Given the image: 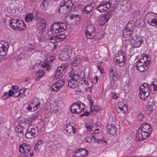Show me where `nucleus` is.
Here are the masks:
<instances>
[{"instance_id": "f257e3e1", "label": "nucleus", "mask_w": 157, "mask_h": 157, "mask_svg": "<svg viewBox=\"0 0 157 157\" xmlns=\"http://www.w3.org/2000/svg\"><path fill=\"white\" fill-rule=\"evenodd\" d=\"M126 58L124 52L122 51H119L114 58V63L120 67H123L125 64Z\"/></svg>"}, {"instance_id": "f03ea898", "label": "nucleus", "mask_w": 157, "mask_h": 157, "mask_svg": "<svg viewBox=\"0 0 157 157\" xmlns=\"http://www.w3.org/2000/svg\"><path fill=\"white\" fill-rule=\"evenodd\" d=\"M67 28L66 23H55L51 26L50 30L52 33H57L65 30Z\"/></svg>"}, {"instance_id": "7ed1b4c3", "label": "nucleus", "mask_w": 157, "mask_h": 157, "mask_svg": "<svg viewBox=\"0 0 157 157\" xmlns=\"http://www.w3.org/2000/svg\"><path fill=\"white\" fill-rule=\"evenodd\" d=\"M69 75L71 77L68 81V86L71 88H74L77 87L80 80V77L79 75H76L73 71L71 72Z\"/></svg>"}, {"instance_id": "20e7f679", "label": "nucleus", "mask_w": 157, "mask_h": 157, "mask_svg": "<svg viewBox=\"0 0 157 157\" xmlns=\"http://www.w3.org/2000/svg\"><path fill=\"white\" fill-rule=\"evenodd\" d=\"M140 97L142 100H144L149 95L150 88L146 83L141 85L140 88Z\"/></svg>"}, {"instance_id": "39448f33", "label": "nucleus", "mask_w": 157, "mask_h": 157, "mask_svg": "<svg viewBox=\"0 0 157 157\" xmlns=\"http://www.w3.org/2000/svg\"><path fill=\"white\" fill-rule=\"evenodd\" d=\"M136 28V26L133 21L129 22L123 31V35L125 37H128L131 36L134 30Z\"/></svg>"}, {"instance_id": "423d86ee", "label": "nucleus", "mask_w": 157, "mask_h": 157, "mask_svg": "<svg viewBox=\"0 0 157 157\" xmlns=\"http://www.w3.org/2000/svg\"><path fill=\"white\" fill-rule=\"evenodd\" d=\"M72 54V48L71 47L66 46L62 49L60 57L63 60H66L71 57Z\"/></svg>"}, {"instance_id": "0eeeda50", "label": "nucleus", "mask_w": 157, "mask_h": 157, "mask_svg": "<svg viewBox=\"0 0 157 157\" xmlns=\"http://www.w3.org/2000/svg\"><path fill=\"white\" fill-rule=\"evenodd\" d=\"M68 66V64L66 63H63L60 66L58 67L55 73V77L57 78H62L67 70Z\"/></svg>"}, {"instance_id": "6e6552de", "label": "nucleus", "mask_w": 157, "mask_h": 157, "mask_svg": "<svg viewBox=\"0 0 157 157\" xmlns=\"http://www.w3.org/2000/svg\"><path fill=\"white\" fill-rule=\"evenodd\" d=\"M38 130L35 125H29L28 128L25 135L28 138L34 137L37 133Z\"/></svg>"}, {"instance_id": "1a4fd4ad", "label": "nucleus", "mask_w": 157, "mask_h": 157, "mask_svg": "<svg viewBox=\"0 0 157 157\" xmlns=\"http://www.w3.org/2000/svg\"><path fill=\"white\" fill-rule=\"evenodd\" d=\"M109 78L111 84L114 86L118 80V76L114 67H112L109 69Z\"/></svg>"}, {"instance_id": "9d476101", "label": "nucleus", "mask_w": 157, "mask_h": 157, "mask_svg": "<svg viewBox=\"0 0 157 157\" xmlns=\"http://www.w3.org/2000/svg\"><path fill=\"white\" fill-rule=\"evenodd\" d=\"M83 103H74L70 107L71 111L74 113H78L83 111L84 108L81 107Z\"/></svg>"}, {"instance_id": "9b49d317", "label": "nucleus", "mask_w": 157, "mask_h": 157, "mask_svg": "<svg viewBox=\"0 0 157 157\" xmlns=\"http://www.w3.org/2000/svg\"><path fill=\"white\" fill-rule=\"evenodd\" d=\"M150 132L142 131L141 130H138L136 136V140L137 141H140L148 137L150 135Z\"/></svg>"}, {"instance_id": "f8f14e48", "label": "nucleus", "mask_w": 157, "mask_h": 157, "mask_svg": "<svg viewBox=\"0 0 157 157\" xmlns=\"http://www.w3.org/2000/svg\"><path fill=\"white\" fill-rule=\"evenodd\" d=\"M46 108L50 113H56L59 109V106L56 102L54 101L51 102L48 104Z\"/></svg>"}, {"instance_id": "ddd939ff", "label": "nucleus", "mask_w": 157, "mask_h": 157, "mask_svg": "<svg viewBox=\"0 0 157 157\" xmlns=\"http://www.w3.org/2000/svg\"><path fill=\"white\" fill-rule=\"evenodd\" d=\"M34 50V45L32 44L27 45L25 48L23 52L19 55L20 58H23L26 55H30L32 53V51Z\"/></svg>"}, {"instance_id": "4468645a", "label": "nucleus", "mask_w": 157, "mask_h": 157, "mask_svg": "<svg viewBox=\"0 0 157 157\" xmlns=\"http://www.w3.org/2000/svg\"><path fill=\"white\" fill-rule=\"evenodd\" d=\"M117 112L119 113H126L128 110L127 105L124 102L120 101L117 105Z\"/></svg>"}, {"instance_id": "2eb2a0df", "label": "nucleus", "mask_w": 157, "mask_h": 157, "mask_svg": "<svg viewBox=\"0 0 157 157\" xmlns=\"http://www.w3.org/2000/svg\"><path fill=\"white\" fill-rule=\"evenodd\" d=\"M137 59H139L138 61L145 63L149 66L150 63L151 58L149 56L146 54H143L140 56H138Z\"/></svg>"}, {"instance_id": "dca6fc26", "label": "nucleus", "mask_w": 157, "mask_h": 157, "mask_svg": "<svg viewBox=\"0 0 157 157\" xmlns=\"http://www.w3.org/2000/svg\"><path fill=\"white\" fill-rule=\"evenodd\" d=\"M64 84L63 79H62L58 80L56 83L51 86V90L54 91H58L61 88Z\"/></svg>"}, {"instance_id": "f3484780", "label": "nucleus", "mask_w": 157, "mask_h": 157, "mask_svg": "<svg viewBox=\"0 0 157 157\" xmlns=\"http://www.w3.org/2000/svg\"><path fill=\"white\" fill-rule=\"evenodd\" d=\"M110 6V3L108 2H102L96 8L101 13L106 11Z\"/></svg>"}, {"instance_id": "a211bd4d", "label": "nucleus", "mask_w": 157, "mask_h": 157, "mask_svg": "<svg viewBox=\"0 0 157 157\" xmlns=\"http://www.w3.org/2000/svg\"><path fill=\"white\" fill-rule=\"evenodd\" d=\"M95 31V28L93 25L90 24L88 25L86 28V34L87 37L89 39L93 38V33Z\"/></svg>"}, {"instance_id": "6ab92c4d", "label": "nucleus", "mask_w": 157, "mask_h": 157, "mask_svg": "<svg viewBox=\"0 0 157 157\" xmlns=\"http://www.w3.org/2000/svg\"><path fill=\"white\" fill-rule=\"evenodd\" d=\"M142 38L140 36H135L131 40V42L134 47L136 48L139 47L142 43Z\"/></svg>"}, {"instance_id": "aec40b11", "label": "nucleus", "mask_w": 157, "mask_h": 157, "mask_svg": "<svg viewBox=\"0 0 157 157\" xmlns=\"http://www.w3.org/2000/svg\"><path fill=\"white\" fill-rule=\"evenodd\" d=\"M113 14L112 11H109L107 14L100 17L99 19L100 24L103 25L106 23L107 21L110 19V17Z\"/></svg>"}, {"instance_id": "412c9836", "label": "nucleus", "mask_w": 157, "mask_h": 157, "mask_svg": "<svg viewBox=\"0 0 157 157\" xmlns=\"http://www.w3.org/2000/svg\"><path fill=\"white\" fill-rule=\"evenodd\" d=\"M137 69L141 72L147 70L149 66L143 63L137 61L136 63Z\"/></svg>"}, {"instance_id": "4be33fe9", "label": "nucleus", "mask_w": 157, "mask_h": 157, "mask_svg": "<svg viewBox=\"0 0 157 157\" xmlns=\"http://www.w3.org/2000/svg\"><path fill=\"white\" fill-rule=\"evenodd\" d=\"M75 153L76 154L75 155L77 156L84 157L88 155L89 152L87 150L85 149L80 148L75 151Z\"/></svg>"}, {"instance_id": "5701e85b", "label": "nucleus", "mask_w": 157, "mask_h": 157, "mask_svg": "<svg viewBox=\"0 0 157 157\" xmlns=\"http://www.w3.org/2000/svg\"><path fill=\"white\" fill-rule=\"evenodd\" d=\"M30 149L29 145L26 143H23L19 146V152L21 153H27L29 152Z\"/></svg>"}, {"instance_id": "b1692460", "label": "nucleus", "mask_w": 157, "mask_h": 157, "mask_svg": "<svg viewBox=\"0 0 157 157\" xmlns=\"http://www.w3.org/2000/svg\"><path fill=\"white\" fill-rule=\"evenodd\" d=\"M30 105L32 108V110H36L40 107V103L38 101V100L36 98H33L30 102Z\"/></svg>"}, {"instance_id": "393cba45", "label": "nucleus", "mask_w": 157, "mask_h": 157, "mask_svg": "<svg viewBox=\"0 0 157 157\" xmlns=\"http://www.w3.org/2000/svg\"><path fill=\"white\" fill-rule=\"evenodd\" d=\"M69 19L72 25L77 24L80 21V17L78 15H72L69 16Z\"/></svg>"}, {"instance_id": "a878e982", "label": "nucleus", "mask_w": 157, "mask_h": 157, "mask_svg": "<svg viewBox=\"0 0 157 157\" xmlns=\"http://www.w3.org/2000/svg\"><path fill=\"white\" fill-rule=\"evenodd\" d=\"M19 24V20L13 19L10 21L9 25L10 27L13 29L17 31Z\"/></svg>"}, {"instance_id": "bb28decb", "label": "nucleus", "mask_w": 157, "mask_h": 157, "mask_svg": "<svg viewBox=\"0 0 157 157\" xmlns=\"http://www.w3.org/2000/svg\"><path fill=\"white\" fill-rule=\"evenodd\" d=\"M107 132L109 133L112 135L115 134L118 131V128L115 126L110 124H109L107 126Z\"/></svg>"}, {"instance_id": "cd10ccee", "label": "nucleus", "mask_w": 157, "mask_h": 157, "mask_svg": "<svg viewBox=\"0 0 157 157\" xmlns=\"http://www.w3.org/2000/svg\"><path fill=\"white\" fill-rule=\"evenodd\" d=\"M38 21L39 22L38 24L39 29L41 31H44L45 30L46 26L45 20L43 18H41Z\"/></svg>"}, {"instance_id": "c85d7f7f", "label": "nucleus", "mask_w": 157, "mask_h": 157, "mask_svg": "<svg viewBox=\"0 0 157 157\" xmlns=\"http://www.w3.org/2000/svg\"><path fill=\"white\" fill-rule=\"evenodd\" d=\"M141 130L146 132H150L151 131V128L150 126L147 123L143 124L140 125L138 130Z\"/></svg>"}, {"instance_id": "c756f323", "label": "nucleus", "mask_w": 157, "mask_h": 157, "mask_svg": "<svg viewBox=\"0 0 157 157\" xmlns=\"http://www.w3.org/2000/svg\"><path fill=\"white\" fill-rule=\"evenodd\" d=\"M64 3H61L60 7L58 11L60 13L65 14L68 13L70 10L67 6L64 5Z\"/></svg>"}, {"instance_id": "7c9ffc66", "label": "nucleus", "mask_w": 157, "mask_h": 157, "mask_svg": "<svg viewBox=\"0 0 157 157\" xmlns=\"http://www.w3.org/2000/svg\"><path fill=\"white\" fill-rule=\"evenodd\" d=\"M8 48L3 44V42L0 41V55L4 56L7 53Z\"/></svg>"}, {"instance_id": "2f4dec72", "label": "nucleus", "mask_w": 157, "mask_h": 157, "mask_svg": "<svg viewBox=\"0 0 157 157\" xmlns=\"http://www.w3.org/2000/svg\"><path fill=\"white\" fill-rule=\"evenodd\" d=\"M38 116L37 113H36L33 114L30 117L27 118L25 119L24 121H23L24 123L26 124H29L32 123L37 117Z\"/></svg>"}, {"instance_id": "473e14b6", "label": "nucleus", "mask_w": 157, "mask_h": 157, "mask_svg": "<svg viewBox=\"0 0 157 157\" xmlns=\"http://www.w3.org/2000/svg\"><path fill=\"white\" fill-rule=\"evenodd\" d=\"M25 125V123L23 121H21L19 124L15 128V130L16 132L21 133L23 131L24 128V126Z\"/></svg>"}, {"instance_id": "72a5a7b5", "label": "nucleus", "mask_w": 157, "mask_h": 157, "mask_svg": "<svg viewBox=\"0 0 157 157\" xmlns=\"http://www.w3.org/2000/svg\"><path fill=\"white\" fill-rule=\"evenodd\" d=\"M17 28V31H25L26 29V25L24 23L23 21L21 20H19V24Z\"/></svg>"}, {"instance_id": "f704fd0d", "label": "nucleus", "mask_w": 157, "mask_h": 157, "mask_svg": "<svg viewBox=\"0 0 157 157\" xmlns=\"http://www.w3.org/2000/svg\"><path fill=\"white\" fill-rule=\"evenodd\" d=\"M93 8L92 4L86 6L83 10L84 12L86 14H88L92 10Z\"/></svg>"}, {"instance_id": "c9c22d12", "label": "nucleus", "mask_w": 157, "mask_h": 157, "mask_svg": "<svg viewBox=\"0 0 157 157\" xmlns=\"http://www.w3.org/2000/svg\"><path fill=\"white\" fill-rule=\"evenodd\" d=\"M93 136L95 141L98 142L99 144H101V142L104 143H106V141L103 138L101 139V138H96L97 135H93Z\"/></svg>"}, {"instance_id": "e433bc0d", "label": "nucleus", "mask_w": 157, "mask_h": 157, "mask_svg": "<svg viewBox=\"0 0 157 157\" xmlns=\"http://www.w3.org/2000/svg\"><path fill=\"white\" fill-rule=\"evenodd\" d=\"M63 3H64V5L65 6H67L68 9H69L70 10L73 6L72 1L70 0H68L66 2L64 1Z\"/></svg>"}, {"instance_id": "4c0bfd02", "label": "nucleus", "mask_w": 157, "mask_h": 157, "mask_svg": "<svg viewBox=\"0 0 157 157\" xmlns=\"http://www.w3.org/2000/svg\"><path fill=\"white\" fill-rule=\"evenodd\" d=\"M65 129L67 132L69 133H71L72 132L74 133L75 130L74 129V127L70 125L66 126Z\"/></svg>"}, {"instance_id": "58836bf2", "label": "nucleus", "mask_w": 157, "mask_h": 157, "mask_svg": "<svg viewBox=\"0 0 157 157\" xmlns=\"http://www.w3.org/2000/svg\"><path fill=\"white\" fill-rule=\"evenodd\" d=\"M153 18H151V20L149 21V23L150 25L151 26H154L155 25L157 26V18L156 17H155Z\"/></svg>"}, {"instance_id": "ea45409f", "label": "nucleus", "mask_w": 157, "mask_h": 157, "mask_svg": "<svg viewBox=\"0 0 157 157\" xmlns=\"http://www.w3.org/2000/svg\"><path fill=\"white\" fill-rule=\"evenodd\" d=\"M80 59L78 57H76L74 59L72 63V65L73 66L75 67L78 65L80 63Z\"/></svg>"}, {"instance_id": "a19ab883", "label": "nucleus", "mask_w": 157, "mask_h": 157, "mask_svg": "<svg viewBox=\"0 0 157 157\" xmlns=\"http://www.w3.org/2000/svg\"><path fill=\"white\" fill-rule=\"evenodd\" d=\"M33 18V15L31 13H28L25 18V20L27 22H29L31 21Z\"/></svg>"}, {"instance_id": "79ce46f5", "label": "nucleus", "mask_w": 157, "mask_h": 157, "mask_svg": "<svg viewBox=\"0 0 157 157\" xmlns=\"http://www.w3.org/2000/svg\"><path fill=\"white\" fill-rule=\"evenodd\" d=\"M49 3V0H43L42 1V8L44 10L46 9V7Z\"/></svg>"}, {"instance_id": "37998d69", "label": "nucleus", "mask_w": 157, "mask_h": 157, "mask_svg": "<svg viewBox=\"0 0 157 157\" xmlns=\"http://www.w3.org/2000/svg\"><path fill=\"white\" fill-rule=\"evenodd\" d=\"M57 40H58V42L62 41L66 37V35L63 34L59 35H58L56 36Z\"/></svg>"}, {"instance_id": "c03bdc74", "label": "nucleus", "mask_w": 157, "mask_h": 157, "mask_svg": "<svg viewBox=\"0 0 157 157\" xmlns=\"http://www.w3.org/2000/svg\"><path fill=\"white\" fill-rule=\"evenodd\" d=\"M21 92H19L18 94V95H15V93H14V92L12 90H9L8 96L9 97H11L13 95V97H17L21 95Z\"/></svg>"}, {"instance_id": "a18cd8bd", "label": "nucleus", "mask_w": 157, "mask_h": 157, "mask_svg": "<svg viewBox=\"0 0 157 157\" xmlns=\"http://www.w3.org/2000/svg\"><path fill=\"white\" fill-rule=\"evenodd\" d=\"M151 86L153 88L154 91H157V79H155L152 83Z\"/></svg>"}, {"instance_id": "49530a36", "label": "nucleus", "mask_w": 157, "mask_h": 157, "mask_svg": "<svg viewBox=\"0 0 157 157\" xmlns=\"http://www.w3.org/2000/svg\"><path fill=\"white\" fill-rule=\"evenodd\" d=\"M49 40L50 42L54 43H55L57 42H58V40H57L56 36H52L49 38Z\"/></svg>"}, {"instance_id": "de8ad7c7", "label": "nucleus", "mask_w": 157, "mask_h": 157, "mask_svg": "<svg viewBox=\"0 0 157 157\" xmlns=\"http://www.w3.org/2000/svg\"><path fill=\"white\" fill-rule=\"evenodd\" d=\"M104 36V33L101 32L99 33L96 35L95 37V40L97 41L103 37Z\"/></svg>"}, {"instance_id": "09e8293b", "label": "nucleus", "mask_w": 157, "mask_h": 157, "mask_svg": "<svg viewBox=\"0 0 157 157\" xmlns=\"http://www.w3.org/2000/svg\"><path fill=\"white\" fill-rule=\"evenodd\" d=\"M86 130L90 131L93 128V124L91 123H87L85 125Z\"/></svg>"}, {"instance_id": "8fccbe9b", "label": "nucleus", "mask_w": 157, "mask_h": 157, "mask_svg": "<svg viewBox=\"0 0 157 157\" xmlns=\"http://www.w3.org/2000/svg\"><path fill=\"white\" fill-rule=\"evenodd\" d=\"M25 110L26 112H28L29 111H35L34 110H32V107L30 104L27 106H26L25 107Z\"/></svg>"}, {"instance_id": "3c124183", "label": "nucleus", "mask_w": 157, "mask_h": 157, "mask_svg": "<svg viewBox=\"0 0 157 157\" xmlns=\"http://www.w3.org/2000/svg\"><path fill=\"white\" fill-rule=\"evenodd\" d=\"M87 99L90 102V108L92 110V107L93 106V101L92 100V98L90 95H88L87 96Z\"/></svg>"}, {"instance_id": "603ef678", "label": "nucleus", "mask_w": 157, "mask_h": 157, "mask_svg": "<svg viewBox=\"0 0 157 157\" xmlns=\"http://www.w3.org/2000/svg\"><path fill=\"white\" fill-rule=\"evenodd\" d=\"M38 40L40 42H42L45 40V37L43 34H41L38 37Z\"/></svg>"}, {"instance_id": "864d4df0", "label": "nucleus", "mask_w": 157, "mask_h": 157, "mask_svg": "<svg viewBox=\"0 0 157 157\" xmlns=\"http://www.w3.org/2000/svg\"><path fill=\"white\" fill-rule=\"evenodd\" d=\"M145 23L144 21H142L138 24V26L141 28H143L145 27Z\"/></svg>"}, {"instance_id": "5fc2aeb1", "label": "nucleus", "mask_w": 157, "mask_h": 157, "mask_svg": "<svg viewBox=\"0 0 157 157\" xmlns=\"http://www.w3.org/2000/svg\"><path fill=\"white\" fill-rule=\"evenodd\" d=\"M144 116L143 114H139L137 116V119L138 121H141L143 118Z\"/></svg>"}, {"instance_id": "6e6d98bb", "label": "nucleus", "mask_w": 157, "mask_h": 157, "mask_svg": "<svg viewBox=\"0 0 157 157\" xmlns=\"http://www.w3.org/2000/svg\"><path fill=\"white\" fill-rule=\"evenodd\" d=\"M92 86L90 85V86L86 87L85 89V91L87 92H91L92 88Z\"/></svg>"}, {"instance_id": "4d7b16f0", "label": "nucleus", "mask_w": 157, "mask_h": 157, "mask_svg": "<svg viewBox=\"0 0 157 157\" xmlns=\"http://www.w3.org/2000/svg\"><path fill=\"white\" fill-rule=\"evenodd\" d=\"M37 74H39V75L41 77L43 76L44 75V73L42 70H39L38 71H37Z\"/></svg>"}, {"instance_id": "13d9d810", "label": "nucleus", "mask_w": 157, "mask_h": 157, "mask_svg": "<svg viewBox=\"0 0 157 157\" xmlns=\"http://www.w3.org/2000/svg\"><path fill=\"white\" fill-rule=\"evenodd\" d=\"M12 89L15 91V92L19 91L20 90L18 86H12Z\"/></svg>"}, {"instance_id": "bf43d9fd", "label": "nucleus", "mask_w": 157, "mask_h": 157, "mask_svg": "<svg viewBox=\"0 0 157 157\" xmlns=\"http://www.w3.org/2000/svg\"><path fill=\"white\" fill-rule=\"evenodd\" d=\"M101 107L99 106H95L94 107L93 109L94 111H98L100 110Z\"/></svg>"}, {"instance_id": "052dcab7", "label": "nucleus", "mask_w": 157, "mask_h": 157, "mask_svg": "<svg viewBox=\"0 0 157 157\" xmlns=\"http://www.w3.org/2000/svg\"><path fill=\"white\" fill-rule=\"evenodd\" d=\"M8 96L7 93H4L2 98L4 100H6L8 99Z\"/></svg>"}, {"instance_id": "680f3d73", "label": "nucleus", "mask_w": 157, "mask_h": 157, "mask_svg": "<svg viewBox=\"0 0 157 157\" xmlns=\"http://www.w3.org/2000/svg\"><path fill=\"white\" fill-rule=\"evenodd\" d=\"M100 131V129L99 128H97L95 129L94 131V135H97L99 131Z\"/></svg>"}, {"instance_id": "e2e57ef3", "label": "nucleus", "mask_w": 157, "mask_h": 157, "mask_svg": "<svg viewBox=\"0 0 157 157\" xmlns=\"http://www.w3.org/2000/svg\"><path fill=\"white\" fill-rule=\"evenodd\" d=\"M49 65L48 63L47 62H44L42 64V66L43 68L47 67L48 65Z\"/></svg>"}, {"instance_id": "0e129e2a", "label": "nucleus", "mask_w": 157, "mask_h": 157, "mask_svg": "<svg viewBox=\"0 0 157 157\" xmlns=\"http://www.w3.org/2000/svg\"><path fill=\"white\" fill-rule=\"evenodd\" d=\"M85 140L86 142L90 143L91 142L92 139L90 137H88L86 138Z\"/></svg>"}, {"instance_id": "69168bd1", "label": "nucleus", "mask_w": 157, "mask_h": 157, "mask_svg": "<svg viewBox=\"0 0 157 157\" xmlns=\"http://www.w3.org/2000/svg\"><path fill=\"white\" fill-rule=\"evenodd\" d=\"M126 8L127 10H128L131 7L130 4L129 2H127L126 4Z\"/></svg>"}, {"instance_id": "338daca9", "label": "nucleus", "mask_w": 157, "mask_h": 157, "mask_svg": "<svg viewBox=\"0 0 157 157\" xmlns=\"http://www.w3.org/2000/svg\"><path fill=\"white\" fill-rule=\"evenodd\" d=\"M148 13L151 16H153V17H156L157 18V14L151 12H148Z\"/></svg>"}, {"instance_id": "774afa93", "label": "nucleus", "mask_w": 157, "mask_h": 157, "mask_svg": "<svg viewBox=\"0 0 157 157\" xmlns=\"http://www.w3.org/2000/svg\"><path fill=\"white\" fill-rule=\"evenodd\" d=\"M112 97L113 99H117L118 98V96L115 94L112 95Z\"/></svg>"}]
</instances>
